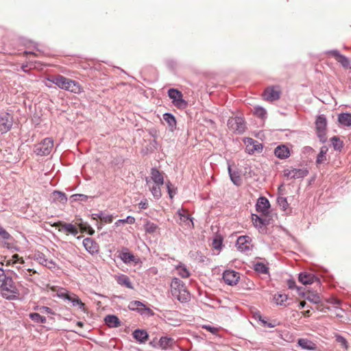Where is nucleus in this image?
<instances>
[{
  "mask_svg": "<svg viewBox=\"0 0 351 351\" xmlns=\"http://www.w3.org/2000/svg\"><path fill=\"white\" fill-rule=\"evenodd\" d=\"M48 80L58 86L60 88L75 94L83 92L82 86L76 81L67 78L63 75H58L48 78Z\"/></svg>",
  "mask_w": 351,
  "mask_h": 351,
  "instance_id": "nucleus-1",
  "label": "nucleus"
},
{
  "mask_svg": "<svg viewBox=\"0 0 351 351\" xmlns=\"http://www.w3.org/2000/svg\"><path fill=\"white\" fill-rule=\"evenodd\" d=\"M47 287L51 291L56 293V296L63 300H67L70 301L73 306H78V308L83 312H87V308L84 302L80 299V298L73 293H70L68 290L63 287H59L56 286L47 285Z\"/></svg>",
  "mask_w": 351,
  "mask_h": 351,
  "instance_id": "nucleus-2",
  "label": "nucleus"
},
{
  "mask_svg": "<svg viewBox=\"0 0 351 351\" xmlns=\"http://www.w3.org/2000/svg\"><path fill=\"white\" fill-rule=\"evenodd\" d=\"M171 293L181 302H186L190 298V293L186 290L184 284L177 278H174L171 281Z\"/></svg>",
  "mask_w": 351,
  "mask_h": 351,
  "instance_id": "nucleus-3",
  "label": "nucleus"
},
{
  "mask_svg": "<svg viewBox=\"0 0 351 351\" xmlns=\"http://www.w3.org/2000/svg\"><path fill=\"white\" fill-rule=\"evenodd\" d=\"M1 293L3 298L7 300H16L19 295L18 285L9 277L0 286Z\"/></svg>",
  "mask_w": 351,
  "mask_h": 351,
  "instance_id": "nucleus-4",
  "label": "nucleus"
},
{
  "mask_svg": "<svg viewBox=\"0 0 351 351\" xmlns=\"http://www.w3.org/2000/svg\"><path fill=\"white\" fill-rule=\"evenodd\" d=\"M308 302L315 305V306H309L312 310H317L321 312H326V307L324 303L322 298L320 296L317 290L313 291L308 287ZM310 310L308 309V317L310 316Z\"/></svg>",
  "mask_w": 351,
  "mask_h": 351,
  "instance_id": "nucleus-5",
  "label": "nucleus"
},
{
  "mask_svg": "<svg viewBox=\"0 0 351 351\" xmlns=\"http://www.w3.org/2000/svg\"><path fill=\"white\" fill-rule=\"evenodd\" d=\"M327 120L324 114L319 115L315 121V128L317 136L322 143L327 141L326 137Z\"/></svg>",
  "mask_w": 351,
  "mask_h": 351,
  "instance_id": "nucleus-6",
  "label": "nucleus"
},
{
  "mask_svg": "<svg viewBox=\"0 0 351 351\" xmlns=\"http://www.w3.org/2000/svg\"><path fill=\"white\" fill-rule=\"evenodd\" d=\"M53 148V141L51 138H45L40 143L35 145L34 152L37 155H49Z\"/></svg>",
  "mask_w": 351,
  "mask_h": 351,
  "instance_id": "nucleus-7",
  "label": "nucleus"
},
{
  "mask_svg": "<svg viewBox=\"0 0 351 351\" xmlns=\"http://www.w3.org/2000/svg\"><path fill=\"white\" fill-rule=\"evenodd\" d=\"M168 95L172 99L173 104L178 108H185L187 106V102L183 99L182 93L175 88H170L168 90Z\"/></svg>",
  "mask_w": 351,
  "mask_h": 351,
  "instance_id": "nucleus-8",
  "label": "nucleus"
},
{
  "mask_svg": "<svg viewBox=\"0 0 351 351\" xmlns=\"http://www.w3.org/2000/svg\"><path fill=\"white\" fill-rule=\"evenodd\" d=\"M13 125V117L8 113L3 112L0 114V132L5 134L9 132Z\"/></svg>",
  "mask_w": 351,
  "mask_h": 351,
  "instance_id": "nucleus-9",
  "label": "nucleus"
},
{
  "mask_svg": "<svg viewBox=\"0 0 351 351\" xmlns=\"http://www.w3.org/2000/svg\"><path fill=\"white\" fill-rule=\"evenodd\" d=\"M228 125L230 130L239 134L243 133L245 130V125L241 117L230 118L228 120Z\"/></svg>",
  "mask_w": 351,
  "mask_h": 351,
  "instance_id": "nucleus-10",
  "label": "nucleus"
},
{
  "mask_svg": "<svg viewBox=\"0 0 351 351\" xmlns=\"http://www.w3.org/2000/svg\"><path fill=\"white\" fill-rule=\"evenodd\" d=\"M146 185H151L152 184H164L163 173L159 171L156 168L151 169L150 176L145 178Z\"/></svg>",
  "mask_w": 351,
  "mask_h": 351,
  "instance_id": "nucleus-11",
  "label": "nucleus"
},
{
  "mask_svg": "<svg viewBox=\"0 0 351 351\" xmlns=\"http://www.w3.org/2000/svg\"><path fill=\"white\" fill-rule=\"evenodd\" d=\"M51 226L58 228L59 231H64L66 235L71 234L74 236H76L78 234L77 228L72 223H66L60 221L54 223Z\"/></svg>",
  "mask_w": 351,
  "mask_h": 351,
  "instance_id": "nucleus-12",
  "label": "nucleus"
},
{
  "mask_svg": "<svg viewBox=\"0 0 351 351\" xmlns=\"http://www.w3.org/2000/svg\"><path fill=\"white\" fill-rule=\"evenodd\" d=\"M178 215L179 217V223L186 228H193V222L191 218L190 214L185 209H181L178 211Z\"/></svg>",
  "mask_w": 351,
  "mask_h": 351,
  "instance_id": "nucleus-13",
  "label": "nucleus"
},
{
  "mask_svg": "<svg viewBox=\"0 0 351 351\" xmlns=\"http://www.w3.org/2000/svg\"><path fill=\"white\" fill-rule=\"evenodd\" d=\"M280 90L279 86H271L265 89L263 97L267 101H274L280 98Z\"/></svg>",
  "mask_w": 351,
  "mask_h": 351,
  "instance_id": "nucleus-14",
  "label": "nucleus"
},
{
  "mask_svg": "<svg viewBox=\"0 0 351 351\" xmlns=\"http://www.w3.org/2000/svg\"><path fill=\"white\" fill-rule=\"evenodd\" d=\"M239 278V274L232 270H226L223 274V279L228 285H237Z\"/></svg>",
  "mask_w": 351,
  "mask_h": 351,
  "instance_id": "nucleus-15",
  "label": "nucleus"
},
{
  "mask_svg": "<svg viewBox=\"0 0 351 351\" xmlns=\"http://www.w3.org/2000/svg\"><path fill=\"white\" fill-rule=\"evenodd\" d=\"M245 144L246 145V151L250 154L255 152H261L263 149L261 143L250 138L245 141Z\"/></svg>",
  "mask_w": 351,
  "mask_h": 351,
  "instance_id": "nucleus-16",
  "label": "nucleus"
},
{
  "mask_svg": "<svg viewBox=\"0 0 351 351\" xmlns=\"http://www.w3.org/2000/svg\"><path fill=\"white\" fill-rule=\"evenodd\" d=\"M83 245L86 250L92 255L97 254L99 251L98 243L91 238H86L83 240Z\"/></svg>",
  "mask_w": 351,
  "mask_h": 351,
  "instance_id": "nucleus-17",
  "label": "nucleus"
},
{
  "mask_svg": "<svg viewBox=\"0 0 351 351\" xmlns=\"http://www.w3.org/2000/svg\"><path fill=\"white\" fill-rule=\"evenodd\" d=\"M256 206L258 212L261 213L263 215H266L268 213L270 204L266 197H261L258 199Z\"/></svg>",
  "mask_w": 351,
  "mask_h": 351,
  "instance_id": "nucleus-18",
  "label": "nucleus"
},
{
  "mask_svg": "<svg viewBox=\"0 0 351 351\" xmlns=\"http://www.w3.org/2000/svg\"><path fill=\"white\" fill-rule=\"evenodd\" d=\"M237 245L239 250H249L251 247V239L247 236H241L237 239Z\"/></svg>",
  "mask_w": 351,
  "mask_h": 351,
  "instance_id": "nucleus-19",
  "label": "nucleus"
},
{
  "mask_svg": "<svg viewBox=\"0 0 351 351\" xmlns=\"http://www.w3.org/2000/svg\"><path fill=\"white\" fill-rule=\"evenodd\" d=\"M306 175V172L301 169H287L284 171V176L290 179H296L300 178H304Z\"/></svg>",
  "mask_w": 351,
  "mask_h": 351,
  "instance_id": "nucleus-20",
  "label": "nucleus"
},
{
  "mask_svg": "<svg viewBox=\"0 0 351 351\" xmlns=\"http://www.w3.org/2000/svg\"><path fill=\"white\" fill-rule=\"evenodd\" d=\"M274 154L278 158L285 159L290 156V150L286 145H282L275 149Z\"/></svg>",
  "mask_w": 351,
  "mask_h": 351,
  "instance_id": "nucleus-21",
  "label": "nucleus"
},
{
  "mask_svg": "<svg viewBox=\"0 0 351 351\" xmlns=\"http://www.w3.org/2000/svg\"><path fill=\"white\" fill-rule=\"evenodd\" d=\"M115 279L118 284H119L121 286H124L128 289H134L132 284L130 281V279L128 276L121 274L119 276H117L115 277Z\"/></svg>",
  "mask_w": 351,
  "mask_h": 351,
  "instance_id": "nucleus-22",
  "label": "nucleus"
},
{
  "mask_svg": "<svg viewBox=\"0 0 351 351\" xmlns=\"http://www.w3.org/2000/svg\"><path fill=\"white\" fill-rule=\"evenodd\" d=\"M274 300L277 305L286 306L289 304L287 295L284 293H277L274 295Z\"/></svg>",
  "mask_w": 351,
  "mask_h": 351,
  "instance_id": "nucleus-23",
  "label": "nucleus"
},
{
  "mask_svg": "<svg viewBox=\"0 0 351 351\" xmlns=\"http://www.w3.org/2000/svg\"><path fill=\"white\" fill-rule=\"evenodd\" d=\"M163 184L154 183L152 184L151 185L147 186H148L149 190L150 191L153 196L156 199H159L162 196L161 186Z\"/></svg>",
  "mask_w": 351,
  "mask_h": 351,
  "instance_id": "nucleus-24",
  "label": "nucleus"
},
{
  "mask_svg": "<svg viewBox=\"0 0 351 351\" xmlns=\"http://www.w3.org/2000/svg\"><path fill=\"white\" fill-rule=\"evenodd\" d=\"M174 343V339L167 337H162L159 341V346L164 350L171 348Z\"/></svg>",
  "mask_w": 351,
  "mask_h": 351,
  "instance_id": "nucleus-25",
  "label": "nucleus"
},
{
  "mask_svg": "<svg viewBox=\"0 0 351 351\" xmlns=\"http://www.w3.org/2000/svg\"><path fill=\"white\" fill-rule=\"evenodd\" d=\"M329 53L336 58V60L340 62L344 67L348 66L349 64L348 59L339 53L337 50H332L329 51Z\"/></svg>",
  "mask_w": 351,
  "mask_h": 351,
  "instance_id": "nucleus-26",
  "label": "nucleus"
},
{
  "mask_svg": "<svg viewBox=\"0 0 351 351\" xmlns=\"http://www.w3.org/2000/svg\"><path fill=\"white\" fill-rule=\"evenodd\" d=\"M339 123L343 126L351 125V114L348 112L341 113L338 116Z\"/></svg>",
  "mask_w": 351,
  "mask_h": 351,
  "instance_id": "nucleus-27",
  "label": "nucleus"
},
{
  "mask_svg": "<svg viewBox=\"0 0 351 351\" xmlns=\"http://www.w3.org/2000/svg\"><path fill=\"white\" fill-rule=\"evenodd\" d=\"M287 286L290 289H295L297 291V294L299 297H304L306 293V289L302 287H297L295 285V282L293 279H289L287 280Z\"/></svg>",
  "mask_w": 351,
  "mask_h": 351,
  "instance_id": "nucleus-28",
  "label": "nucleus"
},
{
  "mask_svg": "<svg viewBox=\"0 0 351 351\" xmlns=\"http://www.w3.org/2000/svg\"><path fill=\"white\" fill-rule=\"evenodd\" d=\"M104 320H105L106 324L109 327L114 328V327H118L120 326V321H119V318L115 315H107L105 317Z\"/></svg>",
  "mask_w": 351,
  "mask_h": 351,
  "instance_id": "nucleus-29",
  "label": "nucleus"
},
{
  "mask_svg": "<svg viewBox=\"0 0 351 351\" xmlns=\"http://www.w3.org/2000/svg\"><path fill=\"white\" fill-rule=\"evenodd\" d=\"M132 335L135 339L141 343L145 342L148 338L147 332L143 330H136Z\"/></svg>",
  "mask_w": 351,
  "mask_h": 351,
  "instance_id": "nucleus-30",
  "label": "nucleus"
},
{
  "mask_svg": "<svg viewBox=\"0 0 351 351\" xmlns=\"http://www.w3.org/2000/svg\"><path fill=\"white\" fill-rule=\"evenodd\" d=\"M128 308L132 311H143V310H147V308H145V305L143 304L140 301H132L128 304Z\"/></svg>",
  "mask_w": 351,
  "mask_h": 351,
  "instance_id": "nucleus-31",
  "label": "nucleus"
},
{
  "mask_svg": "<svg viewBox=\"0 0 351 351\" xmlns=\"http://www.w3.org/2000/svg\"><path fill=\"white\" fill-rule=\"evenodd\" d=\"M164 120L167 123L169 126L171 130L176 128V120L174 116H173L170 113H165L163 114Z\"/></svg>",
  "mask_w": 351,
  "mask_h": 351,
  "instance_id": "nucleus-32",
  "label": "nucleus"
},
{
  "mask_svg": "<svg viewBox=\"0 0 351 351\" xmlns=\"http://www.w3.org/2000/svg\"><path fill=\"white\" fill-rule=\"evenodd\" d=\"M328 152V147L326 146H322L320 148L319 154L317 156L316 162L319 165L326 160V154Z\"/></svg>",
  "mask_w": 351,
  "mask_h": 351,
  "instance_id": "nucleus-33",
  "label": "nucleus"
},
{
  "mask_svg": "<svg viewBox=\"0 0 351 351\" xmlns=\"http://www.w3.org/2000/svg\"><path fill=\"white\" fill-rule=\"evenodd\" d=\"M277 202L280 208L284 211L289 210V204L287 202V199L282 196H278Z\"/></svg>",
  "mask_w": 351,
  "mask_h": 351,
  "instance_id": "nucleus-34",
  "label": "nucleus"
},
{
  "mask_svg": "<svg viewBox=\"0 0 351 351\" xmlns=\"http://www.w3.org/2000/svg\"><path fill=\"white\" fill-rule=\"evenodd\" d=\"M76 224L82 232H87L90 235H93L95 233V230L87 223L80 222L76 223Z\"/></svg>",
  "mask_w": 351,
  "mask_h": 351,
  "instance_id": "nucleus-35",
  "label": "nucleus"
},
{
  "mask_svg": "<svg viewBox=\"0 0 351 351\" xmlns=\"http://www.w3.org/2000/svg\"><path fill=\"white\" fill-rule=\"evenodd\" d=\"M331 144L334 148L335 150H341L343 147V141L340 140V138L337 136H334L330 138Z\"/></svg>",
  "mask_w": 351,
  "mask_h": 351,
  "instance_id": "nucleus-36",
  "label": "nucleus"
},
{
  "mask_svg": "<svg viewBox=\"0 0 351 351\" xmlns=\"http://www.w3.org/2000/svg\"><path fill=\"white\" fill-rule=\"evenodd\" d=\"M158 230V226L150 221H147L145 225V230L149 234H154Z\"/></svg>",
  "mask_w": 351,
  "mask_h": 351,
  "instance_id": "nucleus-37",
  "label": "nucleus"
},
{
  "mask_svg": "<svg viewBox=\"0 0 351 351\" xmlns=\"http://www.w3.org/2000/svg\"><path fill=\"white\" fill-rule=\"evenodd\" d=\"M29 317L37 323L44 324L46 322V317L41 316L39 313H32L29 314Z\"/></svg>",
  "mask_w": 351,
  "mask_h": 351,
  "instance_id": "nucleus-38",
  "label": "nucleus"
},
{
  "mask_svg": "<svg viewBox=\"0 0 351 351\" xmlns=\"http://www.w3.org/2000/svg\"><path fill=\"white\" fill-rule=\"evenodd\" d=\"M252 220L256 227L261 228L265 224V220L257 215H252Z\"/></svg>",
  "mask_w": 351,
  "mask_h": 351,
  "instance_id": "nucleus-39",
  "label": "nucleus"
},
{
  "mask_svg": "<svg viewBox=\"0 0 351 351\" xmlns=\"http://www.w3.org/2000/svg\"><path fill=\"white\" fill-rule=\"evenodd\" d=\"M308 285H312L313 283H315L317 286H319V291H321L320 287V280L318 278L317 276H315L314 274H311L308 272Z\"/></svg>",
  "mask_w": 351,
  "mask_h": 351,
  "instance_id": "nucleus-40",
  "label": "nucleus"
},
{
  "mask_svg": "<svg viewBox=\"0 0 351 351\" xmlns=\"http://www.w3.org/2000/svg\"><path fill=\"white\" fill-rule=\"evenodd\" d=\"M228 171L230 174V177L232 182L236 185H240L241 184V178L239 175L235 173H232L230 167H228Z\"/></svg>",
  "mask_w": 351,
  "mask_h": 351,
  "instance_id": "nucleus-41",
  "label": "nucleus"
},
{
  "mask_svg": "<svg viewBox=\"0 0 351 351\" xmlns=\"http://www.w3.org/2000/svg\"><path fill=\"white\" fill-rule=\"evenodd\" d=\"M121 258L125 263L133 262L135 260L134 256L129 252H123L121 254Z\"/></svg>",
  "mask_w": 351,
  "mask_h": 351,
  "instance_id": "nucleus-42",
  "label": "nucleus"
},
{
  "mask_svg": "<svg viewBox=\"0 0 351 351\" xmlns=\"http://www.w3.org/2000/svg\"><path fill=\"white\" fill-rule=\"evenodd\" d=\"M178 274L182 278H188L190 275L189 271L185 267L178 266L176 267Z\"/></svg>",
  "mask_w": 351,
  "mask_h": 351,
  "instance_id": "nucleus-43",
  "label": "nucleus"
},
{
  "mask_svg": "<svg viewBox=\"0 0 351 351\" xmlns=\"http://www.w3.org/2000/svg\"><path fill=\"white\" fill-rule=\"evenodd\" d=\"M254 269L256 271L262 274H267L268 271V268L262 263H256L254 266Z\"/></svg>",
  "mask_w": 351,
  "mask_h": 351,
  "instance_id": "nucleus-44",
  "label": "nucleus"
},
{
  "mask_svg": "<svg viewBox=\"0 0 351 351\" xmlns=\"http://www.w3.org/2000/svg\"><path fill=\"white\" fill-rule=\"evenodd\" d=\"M335 340L337 343H339L343 348H348V342L346 341V339L339 335H335Z\"/></svg>",
  "mask_w": 351,
  "mask_h": 351,
  "instance_id": "nucleus-45",
  "label": "nucleus"
},
{
  "mask_svg": "<svg viewBox=\"0 0 351 351\" xmlns=\"http://www.w3.org/2000/svg\"><path fill=\"white\" fill-rule=\"evenodd\" d=\"M19 261H20L21 263H24V261L23 260V258L20 257L19 256V254H14L12 256L11 259L8 261V265H10V263L15 264V263H18Z\"/></svg>",
  "mask_w": 351,
  "mask_h": 351,
  "instance_id": "nucleus-46",
  "label": "nucleus"
},
{
  "mask_svg": "<svg viewBox=\"0 0 351 351\" xmlns=\"http://www.w3.org/2000/svg\"><path fill=\"white\" fill-rule=\"evenodd\" d=\"M254 113L257 117L263 118V117H265V116L266 114V111L264 108H263L261 107H257V108H255V109H254Z\"/></svg>",
  "mask_w": 351,
  "mask_h": 351,
  "instance_id": "nucleus-47",
  "label": "nucleus"
},
{
  "mask_svg": "<svg viewBox=\"0 0 351 351\" xmlns=\"http://www.w3.org/2000/svg\"><path fill=\"white\" fill-rule=\"evenodd\" d=\"M298 280H299V282H301L302 285H307V273L306 272L301 273L299 275Z\"/></svg>",
  "mask_w": 351,
  "mask_h": 351,
  "instance_id": "nucleus-48",
  "label": "nucleus"
},
{
  "mask_svg": "<svg viewBox=\"0 0 351 351\" xmlns=\"http://www.w3.org/2000/svg\"><path fill=\"white\" fill-rule=\"evenodd\" d=\"M0 237L3 239H8L10 237V234L1 226H0Z\"/></svg>",
  "mask_w": 351,
  "mask_h": 351,
  "instance_id": "nucleus-49",
  "label": "nucleus"
},
{
  "mask_svg": "<svg viewBox=\"0 0 351 351\" xmlns=\"http://www.w3.org/2000/svg\"><path fill=\"white\" fill-rule=\"evenodd\" d=\"M100 220L106 223H111L113 220V217L112 215H106V216H99Z\"/></svg>",
  "mask_w": 351,
  "mask_h": 351,
  "instance_id": "nucleus-50",
  "label": "nucleus"
},
{
  "mask_svg": "<svg viewBox=\"0 0 351 351\" xmlns=\"http://www.w3.org/2000/svg\"><path fill=\"white\" fill-rule=\"evenodd\" d=\"M167 191H168V193L169 195V197L171 198H173V197L176 194V190L173 188L171 187V184L170 183V182H168L167 183Z\"/></svg>",
  "mask_w": 351,
  "mask_h": 351,
  "instance_id": "nucleus-51",
  "label": "nucleus"
},
{
  "mask_svg": "<svg viewBox=\"0 0 351 351\" xmlns=\"http://www.w3.org/2000/svg\"><path fill=\"white\" fill-rule=\"evenodd\" d=\"M134 218L132 217H128L125 219H120L117 222H116V224H119L120 223H134Z\"/></svg>",
  "mask_w": 351,
  "mask_h": 351,
  "instance_id": "nucleus-52",
  "label": "nucleus"
},
{
  "mask_svg": "<svg viewBox=\"0 0 351 351\" xmlns=\"http://www.w3.org/2000/svg\"><path fill=\"white\" fill-rule=\"evenodd\" d=\"M202 328L206 329L212 334H216L218 332V329L217 328L213 327L210 325H204L202 326Z\"/></svg>",
  "mask_w": 351,
  "mask_h": 351,
  "instance_id": "nucleus-53",
  "label": "nucleus"
},
{
  "mask_svg": "<svg viewBox=\"0 0 351 351\" xmlns=\"http://www.w3.org/2000/svg\"><path fill=\"white\" fill-rule=\"evenodd\" d=\"M8 278L5 274L4 271L0 268V286L3 285V282Z\"/></svg>",
  "mask_w": 351,
  "mask_h": 351,
  "instance_id": "nucleus-54",
  "label": "nucleus"
},
{
  "mask_svg": "<svg viewBox=\"0 0 351 351\" xmlns=\"http://www.w3.org/2000/svg\"><path fill=\"white\" fill-rule=\"evenodd\" d=\"M298 344L304 349L307 348V340L304 339H300L298 340Z\"/></svg>",
  "mask_w": 351,
  "mask_h": 351,
  "instance_id": "nucleus-55",
  "label": "nucleus"
},
{
  "mask_svg": "<svg viewBox=\"0 0 351 351\" xmlns=\"http://www.w3.org/2000/svg\"><path fill=\"white\" fill-rule=\"evenodd\" d=\"M328 302L333 304V305H339L341 304V301L337 298H331Z\"/></svg>",
  "mask_w": 351,
  "mask_h": 351,
  "instance_id": "nucleus-56",
  "label": "nucleus"
},
{
  "mask_svg": "<svg viewBox=\"0 0 351 351\" xmlns=\"http://www.w3.org/2000/svg\"><path fill=\"white\" fill-rule=\"evenodd\" d=\"M148 206V202H147V200L145 199V201H141L140 203H139V207L141 208V209H146Z\"/></svg>",
  "mask_w": 351,
  "mask_h": 351,
  "instance_id": "nucleus-57",
  "label": "nucleus"
},
{
  "mask_svg": "<svg viewBox=\"0 0 351 351\" xmlns=\"http://www.w3.org/2000/svg\"><path fill=\"white\" fill-rule=\"evenodd\" d=\"M316 348L315 344L308 341V350H315Z\"/></svg>",
  "mask_w": 351,
  "mask_h": 351,
  "instance_id": "nucleus-58",
  "label": "nucleus"
},
{
  "mask_svg": "<svg viewBox=\"0 0 351 351\" xmlns=\"http://www.w3.org/2000/svg\"><path fill=\"white\" fill-rule=\"evenodd\" d=\"M42 308L43 309V311L45 313H49L51 311V309L49 307L43 306Z\"/></svg>",
  "mask_w": 351,
  "mask_h": 351,
  "instance_id": "nucleus-59",
  "label": "nucleus"
},
{
  "mask_svg": "<svg viewBox=\"0 0 351 351\" xmlns=\"http://www.w3.org/2000/svg\"><path fill=\"white\" fill-rule=\"evenodd\" d=\"M305 305H306V302L304 300L302 301L300 303V308H303Z\"/></svg>",
  "mask_w": 351,
  "mask_h": 351,
  "instance_id": "nucleus-60",
  "label": "nucleus"
},
{
  "mask_svg": "<svg viewBox=\"0 0 351 351\" xmlns=\"http://www.w3.org/2000/svg\"><path fill=\"white\" fill-rule=\"evenodd\" d=\"M77 325L80 327H82L84 326V324L82 322H77Z\"/></svg>",
  "mask_w": 351,
  "mask_h": 351,
  "instance_id": "nucleus-61",
  "label": "nucleus"
},
{
  "mask_svg": "<svg viewBox=\"0 0 351 351\" xmlns=\"http://www.w3.org/2000/svg\"><path fill=\"white\" fill-rule=\"evenodd\" d=\"M269 327H274V325H271V324H269L268 325Z\"/></svg>",
  "mask_w": 351,
  "mask_h": 351,
  "instance_id": "nucleus-62",
  "label": "nucleus"
}]
</instances>
